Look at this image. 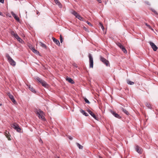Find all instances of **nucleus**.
I'll list each match as a JSON object with an SVG mask.
<instances>
[{
    "label": "nucleus",
    "mask_w": 158,
    "mask_h": 158,
    "mask_svg": "<svg viewBox=\"0 0 158 158\" xmlns=\"http://www.w3.org/2000/svg\"><path fill=\"white\" fill-rule=\"evenodd\" d=\"M99 3H101L102 2L101 0H96Z\"/></svg>",
    "instance_id": "58836bf2"
},
{
    "label": "nucleus",
    "mask_w": 158,
    "mask_h": 158,
    "mask_svg": "<svg viewBox=\"0 0 158 158\" xmlns=\"http://www.w3.org/2000/svg\"><path fill=\"white\" fill-rule=\"evenodd\" d=\"M111 113L115 117L119 118H120V116L119 115L117 114L116 112L114 111H111Z\"/></svg>",
    "instance_id": "ddd939ff"
},
{
    "label": "nucleus",
    "mask_w": 158,
    "mask_h": 158,
    "mask_svg": "<svg viewBox=\"0 0 158 158\" xmlns=\"http://www.w3.org/2000/svg\"><path fill=\"white\" fill-rule=\"evenodd\" d=\"M2 105V104H0V106H1Z\"/></svg>",
    "instance_id": "49530a36"
},
{
    "label": "nucleus",
    "mask_w": 158,
    "mask_h": 158,
    "mask_svg": "<svg viewBox=\"0 0 158 158\" xmlns=\"http://www.w3.org/2000/svg\"><path fill=\"white\" fill-rule=\"evenodd\" d=\"M36 113L39 118L43 120H45V118L43 115V112L40 110H36Z\"/></svg>",
    "instance_id": "f257e3e1"
},
{
    "label": "nucleus",
    "mask_w": 158,
    "mask_h": 158,
    "mask_svg": "<svg viewBox=\"0 0 158 158\" xmlns=\"http://www.w3.org/2000/svg\"><path fill=\"white\" fill-rule=\"evenodd\" d=\"M20 43H22L24 42V41L21 39L20 38L19 36V35H16V37H15Z\"/></svg>",
    "instance_id": "dca6fc26"
},
{
    "label": "nucleus",
    "mask_w": 158,
    "mask_h": 158,
    "mask_svg": "<svg viewBox=\"0 0 158 158\" xmlns=\"http://www.w3.org/2000/svg\"><path fill=\"white\" fill-rule=\"evenodd\" d=\"M71 13L73 15H75V14H76L77 12L74 10H73L71 12Z\"/></svg>",
    "instance_id": "2f4dec72"
},
{
    "label": "nucleus",
    "mask_w": 158,
    "mask_h": 158,
    "mask_svg": "<svg viewBox=\"0 0 158 158\" xmlns=\"http://www.w3.org/2000/svg\"><path fill=\"white\" fill-rule=\"evenodd\" d=\"M86 23H87L90 26H91V27H92L93 26L92 24L89 22L87 21L86 22Z\"/></svg>",
    "instance_id": "473e14b6"
},
{
    "label": "nucleus",
    "mask_w": 158,
    "mask_h": 158,
    "mask_svg": "<svg viewBox=\"0 0 158 158\" xmlns=\"http://www.w3.org/2000/svg\"><path fill=\"white\" fill-rule=\"evenodd\" d=\"M80 112L84 115H85L86 116H88L89 115L88 114L86 113L84 110L82 109H81L80 110Z\"/></svg>",
    "instance_id": "f3484780"
},
{
    "label": "nucleus",
    "mask_w": 158,
    "mask_h": 158,
    "mask_svg": "<svg viewBox=\"0 0 158 158\" xmlns=\"http://www.w3.org/2000/svg\"><path fill=\"white\" fill-rule=\"evenodd\" d=\"M117 46L119 47L121 49L124 46L121 44L120 43H116Z\"/></svg>",
    "instance_id": "5701e85b"
},
{
    "label": "nucleus",
    "mask_w": 158,
    "mask_h": 158,
    "mask_svg": "<svg viewBox=\"0 0 158 158\" xmlns=\"http://www.w3.org/2000/svg\"><path fill=\"white\" fill-rule=\"evenodd\" d=\"M60 42L61 43H62L63 42V39L62 37V36L61 35H60Z\"/></svg>",
    "instance_id": "72a5a7b5"
},
{
    "label": "nucleus",
    "mask_w": 158,
    "mask_h": 158,
    "mask_svg": "<svg viewBox=\"0 0 158 158\" xmlns=\"http://www.w3.org/2000/svg\"><path fill=\"white\" fill-rule=\"evenodd\" d=\"M152 11L153 12H154V13H155V14H156V15H157V14H157V12H156V11L155 10H154L152 9Z\"/></svg>",
    "instance_id": "f704fd0d"
},
{
    "label": "nucleus",
    "mask_w": 158,
    "mask_h": 158,
    "mask_svg": "<svg viewBox=\"0 0 158 158\" xmlns=\"http://www.w3.org/2000/svg\"><path fill=\"white\" fill-rule=\"evenodd\" d=\"M84 100L86 103H87L89 104L90 103V102L86 98H84Z\"/></svg>",
    "instance_id": "7c9ffc66"
},
{
    "label": "nucleus",
    "mask_w": 158,
    "mask_h": 158,
    "mask_svg": "<svg viewBox=\"0 0 158 158\" xmlns=\"http://www.w3.org/2000/svg\"><path fill=\"white\" fill-rule=\"evenodd\" d=\"M57 158H60L59 157H57Z\"/></svg>",
    "instance_id": "de8ad7c7"
},
{
    "label": "nucleus",
    "mask_w": 158,
    "mask_h": 158,
    "mask_svg": "<svg viewBox=\"0 0 158 158\" xmlns=\"http://www.w3.org/2000/svg\"><path fill=\"white\" fill-rule=\"evenodd\" d=\"M36 80L38 81L39 82H40V83H41V82L43 81L44 80H42L39 77H37L36 78Z\"/></svg>",
    "instance_id": "b1692460"
},
{
    "label": "nucleus",
    "mask_w": 158,
    "mask_h": 158,
    "mask_svg": "<svg viewBox=\"0 0 158 158\" xmlns=\"http://www.w3.org/2000/svg\"><path fill=\"white\" fill-rule=\"evenodd\" d=\"M121 110H122L127 115H128L129 114V112L123 108H121Z\"/></svg>",
    "instance_id": "412c9836"
},
{
    "label": "nucleus",
    "mask_w": 158,
    "mask_h": 158,
    "mask_svg": "<svg viewBox=\"0 0 158 158\" xmlns=\"http://www.w3.org/2000/svg\"><path fill=\"white\" fill-rule=\"evenodd\" d=\"M121 50L124 53H127V52L126 49L124 47L121 49Z\"/></svg>",
    "instance_id": "c756f323"
},
{
    "label": "nucleus",
    "mask_w": 158,
    "mask_h": 158,
    "mask_svg": "<svg viewBox=\"0 0 158 158\" xmlns=\"http://www.w3.org/2000/svg\"><path fill=\"white\" fill-rule=\"evenodd\" d=\"M4 135L8 138L9 140H10L11 139L10 137V135L9 132L7 131H6L5 132Z\"/></svg>",
    "instance_id": "9b49d317"
},
{
    "label": "nucleus",
    "mask_w": 158,
    "mask_h": 158,
    "mask_svg": "<svg viewBox=\"0 0 158 158\" xmlns=\"http://www.w3.org/2000/svg\"><path fill=\"white\" fill-rule=\"evenodd\" d=\"M99 158H103L102 157H101V156H99Z\"/></svg>",
    "instance_id": "a18cd8bd"
},
{
    "label": "nucleus",
    "mask_w": 158,
    "mask_h": 158,
    "mask_svg": "<svg viewBox=\"0 0 158 158\" xmlns=\"http://www.w3.org/2000/svg\"><path fill=\"white\" fill-rule=\"evenodd\" d=\"M81 16L78 14V15H77V17H76L78 19H79V18H80Z\"/></svg>",
    "instance_id": "a19ab883"
},
{
    "label": "nucleus",
    "mask_w": 158,
    "mask_h": 158,
    "mask_svg": "<svg viewBox=\"0 0 158 158\" xmlns=\"http://www.w3.org/2000/svg\"><path fill=\"white\" fill-rule=\"evenodd\" d=\"M77 146L80 149H82L83 148V146L81 145L80 144L78 143H76Z\"/></svg>",
    "instance_id": "393cba45"
},
{
    "label": "nucleus",
    "mask_w": 158,
    "mask_h": 158,
    "mask_svg": "<svg viewBox=\"0 0 158 158\" xmlns=\"http://www.w3.org/2000/svg\"><path fill=\"white\" fill-rule=\"evenodd\" d=\"M145 105L148 108L150 109H152V107L151 106L150 104L148 102H146V103Z\"/></svg>",
    "instance_id": "4be33fe9"
},
{
    "label": "nucleus",
    "mask_w": 158,
    "mask_h": 158,
    "mask_svg": "<svg viewBox=\"0 0 158 158\" xmlns=\"http://www.w3.org/2000/svg\"><path fill=\"white\" fill-rule=\"evenodd\" d=\"M66 80L67 81H68L69 82L72 84H73L75 82L73 81V80L71 78H69L68 77H67L66 78Z\"/></svg>",
    "instance_id": "4468645a"
},
{
    "label": "nucleus",
    "mask_w": 158,
    "mask_h": 158,
    "mask_svg": "<svg viewBox=\"0 0 158 158\" xmlns=\"http://www.w3.org/2000/svg\"><path fill=\"white\" fill-rule=\"evenodd\" d=\"M149 43L150 44V45H151L152 48L153 50L154 51H156L158 48L156 46V45L154 43L151 42H150Z\"/></svg>",
    "instance_id": "423d86ee"
},
{
    "label": "nucleus",
    "mask_w": 158,
    "mask_h": 158,
    "mask_svg": "<svg viewBox=\"0 0 158 158\" xmlns=\"http://www.w3.org/2000/svg\"><path fill=\"white\" fill-rule=\"evenodd\" d=\"M27 86L29 89L32 92L34 93H35L36 92L35 90L30 85H29Z\"/></svg>",
    "instance_id": "a211bd4d"
},
{
    "label": "nucleus",
    "mask_w": 158,
    "mask_h": 158,
    "mask_svg": "<svg viewBox=\"0 0 158 158\" xmlns=\"http://www.w3.org/2000/svg\"><path fill=\"white\" fill-rule=\"evenodd\" d=\"M11 14L14 17V18L15 19L17 20V21L19 22V19L18 16L15 14L13 12H11Z\"/></svg>",
    "instance_id": "9d476101"
},
{
    "label": "nucleus",
    "mask_w": 158,
    "mask_h": 158,
    "mask_svg": "<svg viewBox=\"0 0 158 158\" xmlns=\"http://www.w3.org/2000/svg\"><path fill=\"white\" fill-rule=\"evenodd\" d=\"M68 137L69 139H70L71 140L73 139V138L72 137H71V136H69Z\"/></svg>",
    "instance_id": "e433bc0d"
},
{
    "label": "nucleus",
    "mask_w": 158,
    "mask_h": 158,
    "mask_svg": "<svg viewBox=\"0 0 158 158\" xmlns=\"http://www.w3.org/2000/svg\"><path fill=\"white\" fill-rule=\"evenodd\" d=\"M55 3L57 4L60 8L62 7V5L58 0H54Z\"/></svg>",
    "instance_id": "6ab92c4d"
},
{
    "label": "nucleus",
    "mask_w": 158,
    "mask_h": 158,
    "mask_svg": "<svg viewBox=\"0 0 158 158\" xmlns=\"http://www.w3.org/2000/svg\"><path fill=\"white\" fill-rule=\"evenodd\" d=\"M11 34L12 35H13L15 37H16V35H18V34L15 33L14 31H12L11 32Z\"/></svg>",
    "instance_id": "c85d7f7f"
},
{
    "label": "nucleus",
    "mask_w": 158,
    "mask_h": 158,
    "mask_svg": "<svg viewBox=\"0 0 158 158\" xmlns=\"http://www.w3.org/2000/svg\"><path fill=\"white\" fill-rule=\"evenodd\" d=\"M88 57L89 60V68H93L94 64L93 58L91 54L90 53L89 54Z\"/></svg>",
    "instance_id": "7ed1b4c3"
},
{
    "label": "nucleus",
    "mask_w": 158,
    "mask_h": 158,
    "mask_svg": "<svg viewBox=\"0 0 158 158\" xmlns=\"http://www.w3.org/2000/svg\"><path fill=\"white\" fill-rule=\"evenodd\" d=\"M78 15V14L77 13H76V14H75V15H74V16L76 17H76H77V15Z\"/></svg>",
    "instance_id": "79ce46f5"
},
{
    "label": "nucleus",
    "mask_w": 158,
    "mask_h": 158,
    "mask_svg": "<svg viewBox=\"0 0 158 158\" xmlns=\"http://www.w3.org/2000/svg\"><path fill=\"white\" fill-rule=\"evenodd\" d=\"M31 50L35 53L36 54H38L40 55V53L39 52L37 51V50H35L34 48L33 47L31 49Z\"/></svg>",
    "instance_id": "2eb2a0df"
},
{
    "label": "nucleus",
    "mask_w": 158,
    "mask_h": 158,
    "mask_svg": "<svg viewBox=\"0 0 158 158\" xmlns=\"http://www.w3.org/2000/svg\"><path fill=\"white\" fill-rule=\"evenodd\" d=\"M6 57L10 64L12 66H15L16 65L15 61L8 54H6Z\"/></svg>",
    "instance_id": "f03ea898"
},
{
    "label": "nucleus",
    "mask_w": 158,
    "mask_h": 158,
    "mask_svg": "<svg viewBox=\"0 0 158 158\" xmlns=\"http://www.w3.org/2000/svg\"><path fill=\"white\" fill-rule=\"evenodd\" d=\"M145 25H146V26H147V27H149V28H151V26H150V25H149L147 23H146L145 24Z\"/></svg>",
    "instance_id": "c9c22d12"
},
{
    "label": "nucleus",
    "mask_w": 158,
    "mask_h": 158,
    "mask_svg": "<svg viewBox=\"0 0 158 158\" xmlns=\"http://www.w3.org/2000/svg\"><path fill=\"white\" fill-rule=\"evenodd\" d=\"M41 84H42L43 86L45 87H47L48 85V84L44 81H43L41 82Z\"/></svg>",
    "instance_id": "aec40b11"
},
{
    "label": "nucleus",
    "mask_w": 158,
    "mask_h": 158,
    "mask_svg": "<svg viewBox=\"0 0 158 158\" xmlns=\"http://www.w3.org/2000/svg\"><path fill=\"white\" fill-rule=\"evenodd\" d=\"M100 60L107 66L110 65L109 61L101 56H100Z\"/></svg>",
    "instance_id": "20e7f679"
},
{
    "label": "nucleus",
    "mask_w": 158,
    "mask_h": 158,
    "mask_svg": "<svg viewBox=\"0 0 158 158\" xmlns=\"http://www.w3.org/2000/svg\"><path fill=\"white\" fill-rule=\"evenodd\" d=\"M83 18L81 16H80V18H79V19H79L81 20H83Z\"/></svg>",
    "instance_id": "ea45409f"
},
{
    "label": "nucleus",
    "mask_w": 158,
    "mask_h": 158,
    "mask_svg": "<svg viewBox=\"0 0 158 158\" xmlns=\"http://www.w3.org/2000/svg\"><path fill=\"white\" fill-rule=\"evenodd\" d=\"M99 25L101 27V28L103 31L104 29V27L102 24L101 23H99Z\"/></svg>",
    "instance_id": "bb28decb"
},
{
    "label": "nucleus",
    "mask_w": 158,
    "mask_h": 158,
    "mask_svg": "<svg viewBox=\"0 0 158 158\" xmlns=\"http://www.w3.org/2000/svg\"><path fill=\"white\" fill-rule=\"evenodd\" d=\"M89 114L93 117L96 120H98L97 118V117L96 116V115L94 114L89 109H88L87 110Z\"/></svg>",
    "instance_id": "6e6552de"
},
{
    "label": "nucleus",
    "mask_w": 158,
    "mask_h": 158,
    "mask_svg": "<svg viewBox=\"0 0 158 158\" xmlns=\"http://www.w3.org/2000/svg\"><path fill=\"white\" fill-rule=\"evenodd\" d=\"M40 142H41V143H43V141H42V139H40Z\"/></svg>",
    "instance_id": "37998d69"
},
{
    "label": "nucleus",
    "mask_w": 158,
    "mask_h": 158,
    "mask_svg": "<svg viewBox=\"0 0 158 158\" xmlns=\"http://www.w3.org/2000/svg\"><path fill=\"white\" fill-rule=\"evenodd\" d=\"M127 83L128 84L130 85H132L134 84V82L131 81L129 80L127 81Z\"/></svg>",
    "instance_id": "a878e982"
},
{
    "label": "nucleus",
    "mask_w": 158,
    "mask_h": 158,
    "mask_svg": "<svg viewBox=\"0 0 158 158\" xmlns=\"http://www.w3.org/2000/svg\"><path fill=\"white\" fill-rule=\"evenodd\" d=\"M135 150L139 154H141L142 153V150L141 148H140L139 146H136L135 148Z\"/></svg>",
    "instance_id": "1a4fd4ad"
},
{
    "label": "nucleus",
    "mask_w": 158,
    "mask_h": 158,
    "mask_svg": "<svg viewBox=\"0 0 158 158\" xmlns=\"http://www.w3.org/2000/svg\"><path fill=\"white\" fill-rule=\"evenodd\" d=\"M40 45L43 47L46 48V45L44 43L41 42H40Z\"/></svg>",
    "instance_id": "cd10ccee"
},
{
    "label": "nucleus",
    "mask_w": 158,
    "mask_h": 158,
    "mask_svg": "<svg viewBox=\"0 0 158 158\" xmlns=\"http://www.w3.org/2000/svg\"><path fill=\"white\" fill-rule=\"evenodd\" d=\"M4 0H0V2L2 3H4Z\"/></svg>",
    "instance_id": "4c0bfd02"
},
{
    "label": "nucleus",
    "mask_w": 158,
    "mask_h": 158,
    "mask_svg": "<svg viewBox=\"0 0 158 158\" xmlns=\"http://www.w3.org/2000/svg\"><path fill=\"white\" fill-rule=\"evenodd\" d=\"M7 95L11 100L12 102H13L14 103H16V102L14 99V96L11 94L10 93H8Z\"/></svg>",
    "instance_id": "0eeeda50"
},
{
    "label": "nucleus",
    "mask_w": 158,
    "mask_h": 158,
    "mask_svg": "<svg viewBox=\"0 0 158 158\" xmlns=\"http://www.w3.org/2000/svg\"><path fill=\"white\" fill-rule=\"evenodd\" d=\"M11 127L14 128L15 130H16L17 131L20 132L21 130V128L19 127L18 124L15 123H13L11 125Z\"/></svg>",
    "instance_id": "39448f33"
},
{
    "label": "nucleus",
    "mask_w": 158,
    "mask_h": 158,
    "mask_svg": "<svg viewBox=\"0 0 158 158\" xmlns=\"http://www.w3.org/2000/svg\"><path fill=\"white\" fill-rule=\"evenodd\" d=\"M0 15H2V13L0 11Z\"/></svg>",
    "instance_id": "c03bdc74"
},
{
    "label": "nucleus",
    "mask_w": 158,
    "mask_h": 158,
    "mask_svg": "<svg viewBox=\"0 0 158 158\" xmlns=\"http://www.w3.org/2000/svg\"><path fill=\"white\" fill-rule=\"evenodd\" d=\"M52 39L53 41L57 45L60 46V42L58 40H57L54 37H52Z\"/></svg>",
    "instance_id": "f8f14e48"
}]
</instances>
